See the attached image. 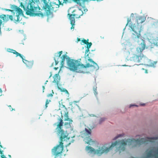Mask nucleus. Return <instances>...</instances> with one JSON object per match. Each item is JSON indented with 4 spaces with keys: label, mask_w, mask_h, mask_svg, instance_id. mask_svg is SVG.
I'll return each instance as SVG.
<instances>
[{
    "label": "nucleus",
    "mask_w": 158,
    "mask_h": 158,
    "mask_svg": "<svg viewBox=\"0 0 158 158\" xmlns=\"http://www.w3.org/2000/svg\"><path fill=\"white\" fill-rule=\"evenodd\" d=\"M122 136V134H120V135H118L117 136L115 137V138H114V139H117L118 138L120 137H121V136Z\"/></svg>",
    "instance_id": "obj_27"
},
{
    "label": "nucleus",
    "mask_w": 158,
    "mask_h": 158,
    "mask_svg": "<svg viewBox=\"0 0 158 158\" xmlns=\"http://www.w3.org/2000/svg\"><path fill=\"white\" fill-rule=\"evenodd\" d=\"M146 19L143 16H138L136 17V24H132L130 27L133 31L131 36L133 39H139L141 38L140 32L141 31L142 25L140 24L145 20Z\"/></svg>",
    "instance_id": "obj_4"
},
{
    "label": "nucleus",
    "mask_w": 158,
    "mask_h": 158,
    "mask_svg": "<svg viewBox=\"0 0 158 158\" xmlns=\"http://www.w3.org/2000/svg\"><path fill=\"white\" fill-rule=\"evenodd\" d=\"M51 76H52V75L51 74V75H50V76H49V78H50V77H51Z\"/></svg>",
    "instance_id": "obj_45"
},
{
    "label": "nucleus",
    "mask_w": 158,
    "mask_h": 158,
    "mask_svg": "<svg viewBox=\"0 0 158 158\" xmlns=\"http://www.w3.org/2000/svg\"><path fill=\"white\" fill-rule=\"evenodd\" d=\"M82 40H84L85 39L84 38H83Z\"/></svg>",
    "instance_id": "obj_47"
},
{
    "label": "nucleus",
    "mask_w": 158,
    "mask_h": 158,
    "mask_svg": "<svg viewBox=\"0 0 158 158\" xmlns=\"http://www.w3.org/2000/svg\"><path fill=\"white\" fill-rule=\"evenodd\" d=\"M89 40H77V42L78 43L79 41H81L82 42L83 44H82L81 42V45H83L84 44H86L87 49L85 50V56H88V54H87L86 55V54L89 51V48H90L92 45V43L89 42H88Z\"/></svg>",
    "instance_id": "obj_12"
},
{
    "label": "nucleus",
    "mask_w": 158,
    "mask_h": 158,
    "mask_svg": "<svg viewBox=\"0 0 158 158\" xmlns=\"http://www.w3.org/2000/svg\"><path fill=\"white\" fill-rule=\"evenodd\" d=\"M127 21H128V22H127V24H128L129 22V19H128Z\"/></svg>",
    "instance_id": "obj_43"
},
{
    "label": "nucleus",
    "mask_w": 158,
    "mask_h": 158,
    "mask_svg": "<svg viewBox=\"0 0 158 158\" xmlns=\"http://www.w3.org/2000/svg\"><path fill=\"white\" fill-rule=\"evenodd\" d=\"M68 15L69 16V19L70 21V23L72 25L71 27V29L73 31L74 29V26L75 25V16H73V13H70L69 12H68Z\"/></svg>",
    "instance_id": "obj_13"
},
{
    "label": "nucleus",
    "mask_w": 158,
    "mask_h": 158,
    "mask_svg": "<svg viewBox=\"0 0 158 158\" xmlns=\"http://www.w3.org/2000/svg\"><path fill=\"white\" fill-rule=\"evenodd\" d=\"M53 96V95L52 94H48V95H47V97H52Z\"/></svg>",
    "instance_id": "obj_31"
},
{
    "label": "nucleus",
    "mask_w": 158,
    "mask_h": 158,
    "mask_svg": "<svg viewBox=\"0 0 158 158\" xmlns=\"http://www.w3.org/2000/svg\"><path fill=\"white\" fill-rule=\"evenodd\" d=\"M74 137V136H73V137H71V138L72 139V138H73Z\"/></svg>",
    "instance_id": "obj_44"
},
{
    "label": "nucleus",
    "mask_w": 158,
    "mask_h": 158,
    "mask_svg": "<svg viewBox=\"0 0 158 158\" xmlns=\"http://www.w3.org/2000/svg\"><path fill=\"white\" fill-rule=\"evenodd\" d=\"M7 51L8 52H10L14 54H15L16 55V56H19L22 59H23V57L22 56V55L19 53L17 52L15 50H13V49L8 48L7 49Z\"/></svg>",
    "instance_id": "obj_19"
},
{
    "label": "nucleus",
    "mask_w": 158,
    "mask_h": 158,
    "mask_svg": "<svg viewBox=\"0 0 158 158\" xmlns=\"http://www.w3.org/2000/svg\"><path fill=\"white\" fill-rule=\"evenodd\" d=\"M42 1L44 3L43 8L48 17H52L53 13L59 7V5L61 4L60 0H58L59 4H56V2H52L50 3L49 5L46 0Z\"/></svg>",
    "instance_id": "obj_7"
},
{
    "label": "nucleus",
    "mask_w": 158,
    "mask_h": 158,
    "mask_svg": "<svg viewBox=\"0 0 158 158\" xmlns=\"http://www.w3.org/2000/svg\"><path fill=\"white\" fill-rule=\"evenodd\" d=\"M140 44L141 47H138L136 48L137 55H135L133 57V60L136 62H141L142 64L145 63L148 59L142 53L143 51L146 48H148V46H146L144 40Z\"/></svg>",
    "instance_id": "obj_5"
},
{
    "label": "nucleus",
    "mask_w": 158,
    "mask_h": 158,
    "mask_svg": "<svg viewBox=\"0 0 158 158\" xmlns=\"http://www.w3.org/2000/svg\"><path fill=\"white\" fill-rule=\"evenodd\" d=\"M8 106L9 107L10 110L11 111H12L14 110H15V109H14L11 107V106L10 105L9 106Z\"/></svg>",
    "instance_id": "obj_29"
},
{
    "label": "nucleus",
    "mask_w": 158,
    "mask_h": 158,
    "mask_svg": "<svg viewBox=\"0 0 158 158\" xmlns=\"http://www.w3.org/2000/svg\"><path fill=\"white\" fill-rule=\"evenodd\" d=\"M63 106L64 108V110H65V111H64L65 113L64 114V121H70V122H73V120L70 119L68 116V112L67 111V109L65 108L64 105H63Z\"/></svg>",
    "instance_id": "obj_15"
},
{
    "label": "nucleus",
    "mask_w": 158,
    "mask_h": 158,
    "mask_svg": "<svg viewBox=\"0 0 158 158\" xmlns=\"http://www.w3.org/2000/svg\"><path fill=\"white\" fill-rule=\"evenodd\" d=\"M48 80H47L46 81V82L45 83V84H47V82H48Z\"/></svg>",
    "instance_id": "obj_40"
},
{
    "label": "nucleus",
    "mask_w": 158,
    "mask_h": 158,
    "mask_svg": "<svg viewBox=\"0 0 158 158\" xmlns=\"http://www.w3.org/2000/svg\"><path fill=\"white\" fill-rule=\"evenodd\" d=\"M0 18L2 19L4 21H7L9 19L7 15H0Z\"/></svg>",
    "instance_id": "obj_21"
},
{
    "label": "nucleus",
    "mask_w": 158,
    "mask_h": 158,
    "mask_svg": "<svg viewBox=\"0 0 158 158\" xmlns=\"http://www.w3.org/2000/svg\"><path fill=\"white\" fill-rule=\"evenodd\" d=\"M23 62L25 64L27 67L29 68H31L32 67L33 64V61H28L26 60H23V59H22Z\"/></svg>",
    "instance_id": "obj_16"
},
{
    "label": "nucleus",
    "mask_w": 158,
    "mask_h": 158,
    "mask_svg": "<svg viewBox=\"0 0 158 158\" xmlns=\"http://www.w3.org/2000/svg\"><path fill=\"white\" fill-rule=\"evenodd\" d=\"M63 111H61V118H59L58 121L55 123L54 125L56 126V131L57 135L60 137V142L59 144L54 147L52 150V153L54 156V158H62V153L64 149L63 141H65L68 143L66 146H69L71 143L73 142L74 140L71 139L63 129L64 122L62 120Z\"/></svg>",
    "instance_id": "obj_2"
},
{
    "label": "nucleus",
    "mask_w": 158,
    "mask_h": 158,
    "mask_svg": "<svg viewBox=\"0 0 158 158\" xmlns=\"http://www.w3.org/2000/svg\"><path fill=\"white\" fill-rule=\"evenodd\" d=\"M43 87V90H44V89H45V87H44V86H43V87Z\"/></svg>",
    "instance_id": "obj_39"
},
{
    "label": "nucleus",
    "mask_w": 158,
    "mask_h": 158,
    "mask_svg": "<svg viewBox=\"0 0 158 158\" xmlns=\"http://www.w3.org/2000/svg\"><path fill=\"white\" fill-rule=\"evenodd\" d=\"M154 44L155 45H156L158 47V40H156V41L154 42Z\"/></svg>",
    "instance_id": "obj_25"
},
{
    "label": "nucleus",
    "mask_w": 158,
    "mask_h": 158,
    "mask_svg": "<svg viewBox=\"0 0 158 158\" xmlns=\"http://www.w3.org/2000/svg\"><path fill=\"white\" fill-rule=\"evenodd\" d=\"M64 0V2H70V1H71V0H69V1H65L64 0Z\"/></svg>",
    "instance_id": "obj_34"
},
{
    "label": "nucleus",
    "mask_w": 158,
    "mask_h": 158,
    "mask_svg": "<svg viewBox=\"0 0 158 158\" xmlns=\"http://www.w3.org/2000/svg\"><path fill=\"white\" fill-rule=\"evenodd\" d=\"M0 147L1 148H2V146L0 145ZM3 151L1 150V149H0V153L1 154V155H2V154H3Z\"/></svg>",
    "instance_id": "obj_28"
},
{
    "label": "nucleus",
    "mask_w": 158,
    "mask_h": 158,
    "mask_svg": "<svg viewBox=\"0 0 158 158\" xmlns=\"http://www.w3.org/2000/svg\"><path fill=\"white\" fill-rule=\"evenodd\" d=\"M68 12L73 13V16L76 18H79L83 14L82 10L81 9H74L73 8H70L68 11Z\"/></svg>",
    "instance_id": "obj_11"
},
{
    "label": "nucleus",
    "mask_w": 158,
    "mask_h": 158,
    "mask_svg": "<svg viewBox=\"0 0 158 158\" xmlns=\"http://www.w3.org/2000/svg\"><path fill=\"white\" fill-rule=\"evenodd\" d=\"M74 102H76V101H74Z\"/></svg>",
    "instance_id": "obj_48"
},
{
    "label": "nucleus",
    "mask_w": 158,
    "mask_h": 158,
    "mask_svg": "<svg viewBox=\"0 0 158 158\" xmlns=\"http://www.w3.org/2000/svg\"><path fill=\"white\" fill-rule=\"evenodd\" d=\"M9 156L10 157H11V156H10V155H9Z\"/></svg>",
    "instance_id": "obj_46"
},
{
    "label": "nucleus",
    "mask_w": 158,
    "mask_h": 158,
    "mask_svg": "<svg viewBox=\"0 0 158 158\" xmlns=\"http://www.w3.org/2000/svg\"><path fill=\"white\" fill-rule=\"evenodd\" d=\"M152 142V137H146L142 138L139 139H127L125 140H122L116 141L114 143H112L109 148L103 146L100 147L97 150L94 149L90 146H86L85 150L88 152L96 154L98 156H100L103 153H107L113 147L115 146L117 151L119 152V153L122 151H124L127 145H131L132 147H136L143 144H148L149 142Z\"/></svg>",
    "instance_id": "obj_1"
},
{
    "label": "nucleus",
    "mask_w": 158,
    "mask_h": 158,
    "mask_svg": "<svg viewBox=\"0 0 158 158\" xmlns=\"http://www.w3.org/2000/svg\"><path fill=\"white\" fill-rule=\"evenodd\" d=\"M62 53V51H60L58 52V56H57L54 58V60L55 61L56 65L57 64L59 63V59H60V56Z\"/></svg>",
    "instance_id": "obj_20"
},
{
    "label": "nucleus",
    "mask_w": 158,
    "mask_h": 158,
    "mask_svg": "<svg viewBox=\"0 0 158 158\" xmlns=\"http://www.w3.org/2000/svg\"><path fill=\"white\" fill-rule=\"evenodd\" d=\"M45 108H46L48 107V104H45Z\"/></svg>",
    "instance_id": "obj_38"
},
{
    "label": "nucleus",
    "mask_w": 158,
    "mask_h": 158,
    "mask_svg": "<svg viewBox=\"0 0 158 158\" xmlns=\"http://www.w3.org/2000/svg\"><path fill=\"white\" fill-rule=\"evenodd\" d=\"M140 105L141 106H145V104H144V103H143V104H142V103H140Z\"/></svg>",
    "instance_id": "obj_33"
},
{
    "label": "nucleus",
    "mask_w": 158,
    "mask_h": 158,
    "mask_svg": "<svg viewBox=\"0 0 158 158\" xmlns=\"http://www.w3.org/2000/svg\"><path fill=\"white\" fill-rule=\"evenodd\" d=\"M64 91H65V92H66V93H68V91H67V90H66V89H65Z\"/></svg>",
    "instance_id": "obj_37"
},
{
    "label": "nucleus",
    "mask_w": 158,
    "mask_h": 158,
    "mask_svg": "<svg viewBox=\"0 0 158 158\" xmlns=\"http://www.w3.org/2000/svg\"><path fill=\"white\" fill-rule=\"evenodd\" d=\"M55 70H57L58 69V67H54V68Z\"/></svg>",
    "instance_id": "obj_35"
},
{
    "label": "nucleus",
    "mask_w": 158,
    "mask_h": 158,
    "mask_svg": "<svg viewBox=\"0 0 158 158\" xmlns=\"http://www.w3.org/2000/svg\"><path fill=\"white\" fill-rule=\"evenodd\" d=\"M145 72H146V73H147V70H146V71H145Z\"/></svg>",
    "instance_id": "obj_42"
},
{
    "label": "nucleus",
    "mask_w": 158,
    "mask_h": 158,
    "mask_svg": "<svg viewBox=\"0 0 158 158\" xmlns=\"http://www.w3.org/2000/svg\"><path fill=\"white\" fill-rule=\"evenodd\" d=\"M53 78H54V80L53 81V82L56 83V85H58L60 80V77L59 76L58 73L55 74Z\"/></svg>",
    "instance_id": "obj_18"
},
{
    "label": "nucleus",
    "mask_w": 158,
    "mask_h": 158,
    "mask_svg": "<svg viewBox=\"0 0 158 158\" xmlns=\"http://www.w3.org/2000/svg\"><path fill=\"white\" fill-rule=\"evenodd\" d=\"M77 40H81V39L79 38H77Z\"/></svg>",
    "instance_id": "obj_41"
},
{
    "label": "nucleus",
    "mask_w": 158,
    "mask_h": 158,
    "mask_svg": "<svg viewBox=\"0 0 158 158\" xmlns=\"http://www.w3.org/2000/svg\"><path fill=\"white\" fill-rule=\"evenodd\" d=\"M50 102H51L50 100H48V99H47L46 100L45 104H48Z\"/></svg>",
    "instance_id": "obj_30"
},
{
    "label": "nucleus",
    "mask_w": 158,
    "mask_h": 158,
    "mask_svg": "<svg viewBox=\"0 0 158 158\" xmlns=\"http://www.w3.org/2000/svg\"><path fill=\"white\" fill-rule=\"evenodd\" d=\"M144 154L146 156L145 158H158V147L149 148L145 151Z\"/></svg>",
    "instance_id": "obj_10"
},
{
    "label": "nucleus",
    "mask_w": 158,
    "mask_h": 158,
    "mask_svg": "<svg viewBox=\"0 0 158 158\" xmlns=\"http://www.w3.org/2000/svg\"><path fill=\"white\" fill-rule=\"evenodd\" d=\"M2 89L0 88V93H2Z\"/></svg>",
    "instance_id": "obj_36"
},
{
    "label": "nucleus",
    "mask_w": 158,
    "mask_h": 158,
    "mask_svg": "<svg viewBox=\"0 0 158 158\" xmlns=\"http://www.w3.org/2000/svg\"><path fill=\"white\" fill-rule=\"evenodd\" d=\"M10 8L11 10L6 9H5V10L6 11H10L13 13L14 12V11H15V12L17 11V10L18 9H20L19 7H18L15 5H12L10 6Z\"/></svg>",
    "instance_id": "obj_17"
},
{
    "label": "nucleus",
    "mask_w": 158,
    "mask_h": 158,
    "mask_svg": "<svg viewBox=\"0 0 158 158\" xmlns=\"http://www.w3.org/2000/svg\"><path fill=\"white\" fill-rule=\"evenodd\" d=\"M1 157L2 158H6L4 155H1Z\"/></svg>",
    "instance_id": "obj_32"
},
{
    "label": "nucleus",
    "mask_w": 158,
    "mask_h": 158,
    "mask_svg": "<svg viewBox=\"0 0 158 158\" xmlns=\"http://www.w3.org/2000/svg\"><path fill=\"white\" fill-rule=\"evenodd\" d=\"M133 106H137V107L138 106L137 105H136V104H131V105H130L129 106V108H131V107Z\"/></svg>",
    "instance_id": "obj_26"
},
{
    "label": "nucleus",
    "mask_w": 158,
    "mask_h": 158,
    "mask_svg": "<svg viewBox=\"0 0 158 158\" xmlns=\"http://www.w3.org/2000/svg\"><path fill=\"white\" fill-rule=\"evenodd\" d=\"M13 13V15H7L9 19H10L11 21H14L15 22L20 21L22 19L21 17L23 15L22 10L18 9H17V11Z\"/></svg>",
    "instance_id": "obj_9"
},
{
    "label": "nucleus",
    "mask_w": 158,
    "mask_h": 158,
    "mask_svg": "<svg viewBox=\"0 0 158 158\" xmlns=\"http://www.w3.org/2000/svg\"><path fill=\"white\" fill-rule=\"evenodd\" d=\"M105 118H101L99 120V123L101 124L102 122L104 121L105 120Z\"/></svg>",
    "instance_id": "obj_24"
},
{
    "label": "nucleus",
    "mask_w": 158,
    "mask_h": 158,
    "mask_svg": "<svg viewBox=\"0 0 158 158\" xmlns=\"http://www.w3.org/2000/svg\"><path fill=\"white\" fill-rule=\"evenodd\" d=\"M61 64L63 66L64 64L65 59H67V63L68 66L70 70L75 71L78 70L79 67L81 68V63L78 60L71 59L66 55L62 56L61 58Z\"/></svg>",
    "instance_id": "obj_6"
},
{
    "label": "nucleus",
    "mask_w": 158,
    "mask_h": 158,
    "mask_svg": "<svg viewBox=\"0 0 158 158\" xmlns=\"http://www.w3.org/2000/svg\"><path fill=\"white\" fill-rule=\"evenodd\" d=\"M91 130L89 128H85V130L81 132L82 137L84 138V140L86 143H94L90 138L91 135Z\"/></svg>",
    "instance_id": "obj_8"
},
{
    "label": "nucleus",
    "mask_w": 158,
    "mask_h": 158,
    "mask_svg": "<svg viewBox=\"0 0 158 158\" xmlns=\"http://www.w3.org/2000/svg\"><path fill=\"white\" fill-rule=\"evenodd\" d=\"M38 1L37 0H29L28 3L24 5L21 3V7L26 11V14L31 16H39L43 17L44 15L39 10L40 9L38 6Z\"/></svg>",
    "instance_id": "obj_3"
},
{
    "label": "nucleus",
    "mask_w": 158,
    "mask_h": 158,
    "mask_svg": "<svg viewBox=\"0 0 158 158\" xmlns=\"http://www.w3.org/2000/svg\"><path fill=\"white\" fill-rule=\"evenodd\" d=\"M156 63V61H153L151 62V63L148 64V65L151 67H154L155 66V65Z\"/></svg>",
    "instance_id": "obj_23"
},
{
    "label": "nucleus",
    "mask_w": 158,
    "mask_h": 158,
    "mask_svg": "<svg viewBox=\"0 0 158 158\" xmlns=\"http://www.w3.org/2000/svg\"><path fill=\"white\" fill-rule=\"evenodd\" d=\"M89 60L91 63L92 64H90L89 63H88L86 64L85 65H84L83 64H81V68H84L89 67H93L94 69L95 68H96V66H98L97 64L93 61L92 59H89Z\"/></svg>",
    "instance_id": "obj_14"
},
{
    "label": "nucleus",
    "mask_w": 158,
    "mask_h": 158,
    "mask_svg": "<svg viewBox=\"0 0 158 158\" xmlns=\"http://www.w3.org/2000/svg\"><path fill=\"white\" fill-rule=\"evenodd\" d=\"M72 122L69 121V122H65L64 125L67 128L71 127V124L72 123Z\"/></svg>",
    "instance_id": "obj_22"
}]
</instances>
